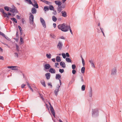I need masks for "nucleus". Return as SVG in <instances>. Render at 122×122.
<instances>
[{"label": "nucleus", "mask_w": 122, "mask_h": 122, "mask_svg": "<svg viewBox=\"0 0 122 122\" xmlns=\"http://www.w3.org/2000/svg\"><path fill=\"white\" fill-rule=\"evenodd\" d=\"M68 26L66 25L65 23H63L59 25L58 26V27L59 29L61 30L62 31L66 32L68 30V29H67V26Z\"/></svg>", "instance_id": "nucleus-1"}, {"label": "nucleus", "mask_w": 122, "mask_h": 122, "mask_svg": "<svg viewBox=\"0 0 122 122\" xmlns=\"http://www.w3.org/2000/svg\"><path fill=\"white\" fill-rule=\"evenodd\" d=\"M92 115L93 117L97 116L98 115V110L97 109H92Z\"/></svg>", "instance_id": "nucleus-2"}, {"label": "nucleus", "mask_w": 122, "mask_h": 122, "mask_svg": "<svg viewBox=\"0 0 122 122\" xmlns=\"http://www.w3.org/2000/svg\"><path fill=\"white\" fill-rule=\"evenodd\" d=\"M40 20L41 22L42 23L43 27L45 28H46V23L45 21L41 17H40Z\"/></svg>", "instance_id": "nucleus-3"}, {"label": "nucleus", "mask_w": 122, "mask_h": 122, "mask_svg": "<svg viewBox=\"0 0 122 122\" xmlns=\"http://www.w3.org/2000/svg\"><path fill=\"white\" fill-rule=\"evenodd\" d=\"M62 42L59 41L57 45V47L60 50H61L62 48Z\"/></svg>", "instance_id": "nucleus-4"}, {"label": "nucleus", "mask_w": 122, "mask_h": 122, "mask_svg": "<svg viewBox=\"0 0 122 122\" xmlns=\"http://www.w3.org/2000/svg\"><path fill=\"white\" fill-rule=\"evenodd\" d=\"M117 71L115 68H114L111 70V74L112 75H115L116 74Z\"/></svg>", "instance_id": "nucleus-5"}, {"label": "nucleus", "mask_w": 122, "mask_h": 122, "mask_svg": "<svg viewBox=\"0 0 122 122\" xmlns=\"http://www.w3.org/2000/svg\"><path fill=\"white\" fill-rule=\"evenodd\" d=\"M8 68L11 69L12 70H18V67L16 66H8Z\"/></svg>", "instance_id": "nucleus-6"}, {"label": "nucleus", "mask_w": 122, "mask_h": 122, "mask_svg": "<svg viewBox=\"0 0 122 122\" xmlns=\"http://www.w3.org/2000/svg\"><path fill=\"white\" fill-rule=\"evenodd\" d=\"M0 11L1 12H2V13L4 15V16L5 17H6L7 18H8V14L4 12V10L3 9H0Z\"/></svg>", "instance_id": "nucleus-7"}, {"label": "nucleus", "mask_w": 122, "mask_h": 122, "mask_svg": "<svg viewBox=\"0 0 122 122\" xmlns=\"http://www.w3.org/2000/svg\"><path fill=\"white\" fill-rule=\"evenodd\" d=\"M50 109L51 113H52L53 116L55 117V113L53 107H50Z\"/></svg>", "instance_id": "nucleus-8"}, {"label": "nucleus", "mask_w": 122, "mask_h": 122, "mask_svg": "<svg viewBox=\"0 0 122 122\" xmlns=\"http://www.w3.org/2000/svg\"><path fill=\"white\" fill-rule=\"evenodd\" d=\"M45 76L47 79H49L51 77V75L49 73H46L45 74Z\"/></svg>", "instance_id": "nucleus-9"}, {"label": "nucleus", "mask_w": 122, "mask_h": 122, "mask_svg": "<svg viewBox=\"0 0 122 122\" xmlns=\"http://www.w3.org/2000/svg\"><path fill=\"white\" fill-rule=\"evenodd\" d=\"M49 72L51 73H56V71L54 69L51 68L50 69Z\"/></svg>", "instance_id": "nucleus-10"}, {"label": "nucleus", "mask_w": 122, "mask_h": 122, "mask_svg": "<svg viewBox=\"0 0 122 122\" xmlns=\"http://www.w3.org/2000/svg\"><path fill=\"white\" fill-rule=\"evenodd\" d=\"M60 64L61 66L63 68H64L66 67V64L64 62L61 61L60 62Z\"/></svg>", "instance_id": "nucleus-11"}, {"label": "nucleus", "mask_w": 122, "mask_h": 122, "mask_svg": "<svg viewBox=\"0 0 122 122\" xmlns=\"http://www.w3.org/2000/svg\"><path fill=\"white\" fill-rule=\"evenodd\" d=\"M51 67L50 65L49 64H46L44 65V68L46 69H49Z\"/></svg>", "instance_id": "nucleus-12"}, {"label": "nucleus", "mask_w": 122, "mask_h": 122, "mask_svg": "<svg viewBox=\"0 0 122 122\" xmlns=\"http://www.w3.org/2000/svg\"><path fill=\"white\" fill-rule=\"evenodd\" d=\"M62 14V16L64 17H66L67 16L66 13L65 11H62L61 12Z\"/></svg>", "instance_id": "nucleus-13"}, {"label": "nucleus", "mask_w": 122, "mask_h": 122, "mask_svg": "<svg viewBox=\"0 0 122 122\" xmlns=\"http://www.w3.org/2000/svg\"><path fill=\"white\" fill-rule=\"evenodd\" d=\"M25 36V35H24L23 36V35L21 36H20V45H21L23 43V37H24Z\"/></svg>", "instance_id": "nucleus-14"}, {"label": "nucleus", "mask_w": 122, "mask_h": 122, "mask_svg": "<svg viewBox=\"0 0 122 122\" xmlns=\"http://www.w3.org/2000/svg\"><path fill=\"white\" fill-rule=\"evenodd\" d=\"M55 3L58 6L61 5L62 4V3L60 0H56L55 1Z\"/></svg>", "instance_id": "nucleus-15"}, {"label": "nucleus", "mask_w": 122, "mask_h": 122, "mask_svg": "<svg viewBox=\"0 0 122 122\" xmlns=\"http://www.w3.org/2000/svg\"><path fill=\"white\" fill-rule=\"evenodd\" d=\"M15 8H15L14 9L10 8V10L9 11L12 12L13 13L17 12V10Z\"/></svg>", "instance_id": "nucleus-16"}, {"label": "nucleus", "mask_w": 122, "mask_h": 122, "mask_svg": "<svg viewBox=\"0 0 122 122\" xmlns=\"http://www.w3.org/2000/svg\"><path fill=\"white\" fill-rule=\"evenodd\" d=\"M89 62L90 63L91 66L93 68H95V66L93 63V61L92 60H89Z\"/></svg>", "instance_id": "nucleus-17"}, {"label": "nucleus", "mask_w": 122, "mask_h": 122, "mask_svg": "<svg viewBox=\"0 0 122 122\" xmlns=\"http://www.w3.org/2000/svg\"><path fill=\"white\" fill-rule=\"evenodd\" d=\"M36 9L34 7L32 8L31 10V12L32 14H36Z\"/></svg>", "instance_id": "nucleus-18"}, {"label": "nucleus", "mask_w": 122, "mask_h": 122, "mask_svg": "<svg viewBox=\"0 0 122 122\" xmlns=\"http://www.w3.org/2000/svg\"><path fill=\"white\" fill-rule=\"evenodd\" d=\"M89 97L92 98V91L91 88H90V90L89 92Z\"/></svg>", "instance_id": "nucleus-19"}, {"label": "nucleus", "mask_w": 122, "mask_h": 122, "mask_svg": "<svg viewBox=\"0 0 122 122\" xmlns=\"http://www.w3.org/2000/svg\"><path fill=\"white\" fill-rule=\"evenodd\" d=\"M57 10L58 13H60L62 10V8L61 7V5L58 6L57 8Z\"/></svg>", "instance_id": "nucleus-20"}, {"label": "nucleus", "mask_w": 122, "mask_h": 122, "mask_svg": "<svg viewBox=\"0 0 122 122\" xmlns=\"http://www.w3.org/2000/svg\"><path fill=\"white\" fill-rule=\"evenodd\" d=\"M18 27L19 29L20 33V36H22V34H23V31L22 30V29L21 28V27L20 25H18Z\"/></svg>", "instance_id": "nucleus-21"}, {"label": "nucleus", "mask_w": 122, "mask_h": 122, "mask_svg": "<svg viewBox=\"0 0 122 122\" xmlns=\"http://www.w3.org/2000/svg\"><path fill=\"white\" fill-rule=\"evenodd\" d=\"M30 15L29 16V19H31L32 20H33L34 19V16L33 15H32L31 13H30Z\"/></svg>", "instance_id": "nucleus-22"}, {"label": "nucleus", "mask_w": 122, "mask_h": 122, "mask_svg": "<svg viewBox=\"0 0 122 122\" xmlns=\"http://www.w3.org/2000/svg\"><path fill=\"white\" fill-rule=\"evenodd\" d=\"M56 60L57 62H60L61 61L60 57L59 56H57L56 57Z\"/></svg>", "instance_id": "nucleus-23"}, {"label": "nucleus", "mask_w": 122, "mask_h": 122, "mask_svg": "<svg viewBox=\"0 0 122 122\" xmlns=\"http://www.w3.org/2000/svg\"><path fill=\"white\" fill-rule=\"evenodd\" d=\"M49 10V7L48 6H45L44 7L43 10L45 12L48 11Z\"/></svg>", "instance_id": "nucleus-24"}, {"label": "nucleus", "mask_w": 122, "mask_h": 122, "mask_svg": "<svg viewBox=\"0 0 122 122\" xmlns=\"http://www.w3.org/2000/svg\"><path fill=\"white\" fill-rule=\"evenodd\" d=\"M61 76L59 74H56V78L57 79H59L61 78Z\"/></svg>", "instance_id": "nucleus-25"}, {"label": "nucleus", "mask_w": 122, "mask_h": 122, "mask_svg": "<svg viewBox=\"0 0 122 122\" xmlns=\"http://www.w3.org/2000/svg\"><path fill=\"white\" fill-rule=\"evenodd\" d=\"M41 0L42 1H43L44 3L47 5H50L51 4V3L49 1L46 0L43 1L42 0Z\"/></svg>", "instance_id": "nucleus-26"}, {"label": "nucleus", "mask_w": 122, "mask_h": 122, "mask_svg": "<svg viewBox=\"0 0 122 122\" xmlns=\"http://www.w3.org/2000/svg\"><path fill=\"white\" fill-rule=\"evenodd\" d=\"M40 82L41 84L43 86L45 87L46 86V85L45 84V82L44 80H43L42 81H41Z\"/></svg>", "instance_id": "nucleus-27"}, {"label": "nucleus", "mask_w": 122, "mask_h": 122, "mask_svg": "<svg viewBox=\"0 0 122 122\" xmlns=\"http://www.w3.org/2000/svg\"><path fill=\"white\" fill-rule=\"evenodd\" d=\"M49 9L51 10H54V8L53 7V6L52 5H50L49 6Z\"/></svg>", "instance_id": "nucleus-28"}, {"label": "nucleus", "mask_w": 122, "mask_h": 122, "mask_svg": "<svg viewBox=\"0 0 122 122\" xmlns=\"http://www.w3.org/2000/svg\"><path fill=\"white\" fill-rule=\"evenodd\" d=\"M85 67H82L81 69V72L82 74H83L85 73Z\"/></svg>", "instance_id": "nucleus-29"}, {"label": "nucleus", "mask_w": 122, "mask_h": 122, "mask_svg": "<svg viewBox=\"0 0 122 122\" xmlns=\"http://www.w3.org/2000/svg\"><path fill=\"white\" fill-rule=\"evenodd\" d=\"M66 61L68 62H71V60L69 58L67 57L66 59Z\"/></svg>", "instance_id": "nucleus-30"}, {"label": "nucleus", "mask_w": 122, "mask_h": 122, "mask_svg": "<svg viewBox=\"0 0 122 122\" xmlns=\"http://www.w3.org/2000/svg\"><path fill=\"white\" fill-rule=\"evenodd\" d=\"M60 87V86H59V85H58L56 88L55 90L56 91L58 92L59 91V88Z\"/></svg>", "instance_id": "nucleus-31"}, {"label": "nucleus", "mask_w": 122, "mask_h": 122, "mask_svg": "<svg viewBox=\"0 0 122 122\" xmlns=\"http://www.w3.org/2000/svg\"><path fill=\"white\" fill-rule=\"evenodd\" d=\"M10 19L13 21V22H15L16 23H17L16 20L15 18H11Z\"/></svg>", "instance_id": "nucleus-32"}, {"label": "nucleus", "mask_w": 122, "mask_h": 122, "mask_svg": "<svg viewBox=\"0 0 122 122\" xmlns=\"http://www.w3.org/2000/svg\"><path fill=\"white\" fill-rule=\"evenodd\" d=\"M52 19L55 22L57 20V18L55 16H53L52 17Z\"/></svg>", "instance_id": "nucleus-33"}, {"label": "nucleus", "mask_w": 122, "mask_h": 122, "mask_svg": "<svg viewBox=\"0 0 122 122\" xmlns=\"http://www.w3.org/2000/svg\"><path fill=\"white\" fill-rule=\"evenodd\" d=\"M46 56L47 58L49 59L51 58V55L50 54H46Z\"/></svg>", "instance_id": "nucleus-34"}, {"label": "nucleus", "mask_w": 122, "mask_h": 122, "mask_svg": "<svg viewBox=\"0 0 122 122\" xmlns=\"http://www.w3.org/2000/svg\"><path fill=\"white\" fill-rule=\"evenodd\" d=\"M80 77L82 83V84H83L84 81L83 79V76L82 75H81L80 76Z\"/></svg>", "instance_id": "nucleus-35"}, {"label": "nucleus", "mask_w": 122, "mask_h": 122, "mask_svg": "<svg viewBox=\"0 0 122 122\" xmlns=\"http://www.w3.org/2000/svg\"><path fill=\"white\" fill-rule=\"evenodd\" d=\"M50 37L53 39H55L56 37L54 35L52 34H50Z\"/></svg>", "instance_id": "nucleus-36"}, {"label": "nucleus", "mask_w": 122, "mask_h": 122, "mask_svg": "<svg viewBox=\"0 0 122 122\" xmlns=\"http://www.w3.org/2000/svg\"><path fill=\"white\" fill-rule=\"evenodd\" d=\"M33 5L34 7H36V8H38V6L37 3H36V4H33V5Z\"/></svg>", "instance_id": "nucleus-37"}, {"label": "nucleus", "mask_w": 122, "mask_h": 122, "mask_svg": "<svg viewBox=\"0 0 122 122\" xmlns=\"http://www.w3.org/2000/svg\"><path fill=\"white\" fill-rule=\"evenodd\" d=\"M67 27H68L67 29H69L70 32L71 33V34L72 35L73 33H72V31L71 29L70 26L69 25Z\"/></svg>", "instance_id": "nucleus-38"}, {"label": "nucleus", "mask_w": 122, "mask_h": 122, "mask_svg": "<svg viewBox=\"0 0 122 122\" xmlns=\"http://www.w3.org/2000/svg\"><path fill=\"white\" fill-rule=\"evenodd\" d=\"M9 7H8L6 6L4 7V9L5 10L7 11H9Z\"/></svg>", "instance_id": "nucleus-39"}, {"label": "nucleus", "mask_w": 122, "mask_h": 122, "mask_svg": "<svg viewBox=\"0 0 122 122\" xmlns=\"http://www.w3.org/2000/svg\"><path fill=\"white\" fill-rule=\"evenodd\" d=\"M30 23V24L33 25L34 23V20H33L31 19H29Z\"/></svg>", "instance_id": "nucleus-40"}, {"label": "nucleus", "mask_w": 122, "mask_h": 122, "mask_svg": "<svg viewBox=\"0 0 122 122\" xmlns=\"http://www.w3.org/2000/svg\"><path fill=\"white\" fill-rule=\"evenodd\" d=\"M85 86L84 85H82L81 86V89L82 91H84L85 90Z\"/></svg>", "instance_id": "nucleus-41"}, {"label": "nucleus", "mask_w": 122, "mask_h": 122, "mask_svg": "<svg viewBox=\"0 0 122 122\" xmlns=\"http://www.w3.org/2000/svg\"><path fill=\"white\" fill-rule=\"evenodd\" d=\"M76 66L75 64H73L72 65V68L73 70L75 69Z\"/></svg>", "instance_id": "nucleus-42"}, {"label": "nucleus", "mask_w": 122, "mask_h": 122, "mask_svg": "<svg viewBox=\"0 0 122 122\" xmlns=\"http://www.w3.org/2000/svg\"><path fill=\"white\" fill-rule=\"evenodd\" d=\"M62 55L64 58L65 59L66 58V54L65 53H62Z\"/></svg>", "instance_id": "nucleus-43"}, {"label": "nucleus", "mask_w": 122, "mask_h": 122, "mask_svg": "<svg viewBox=\"0 0 122 122\" xmlns=\"http://www.w3.org/2000/svg\"><path fill=\"white\" fill-rule=\"evenodd\" d=\"M14 54H15V55H14L15 56V57H17V58L18 57V53H17L15 52L14 53Z\"/></svg>", "instance_id": "nucleus-44"}, {"label": "nucleus", "mask_w": 122, "mask_h": 122, "mask_svg": "<svg viewBox=\"0 0 122 122\" xmlns=\"http://www.w3.org/2000/svg\"><path fill=\"white\" fill-rule=\"evenodd\" d=\"M16 49L18 51H19V46L16 44Z\"/></svg>", "instance_id": "nucleus-45"}, {"label": "nucleus", "mask_w": 122, "mask_h": 122, "mask_svg": "<svg viewBox=\"0 0 122 122\" xmlns=\"http://www.w3.org/2000/svg\"><path fill=\"white\" fill-rule=\"evenodd\" d=\"M59 71L61 73H62L64 72V70L63 69H59Z\"/></svg>", "instance_id": "nucleus-46"}, {"label": "nucleus", "mask_w": 122, "mask_h": 122, "mask_svg": "<svg viewBox=\"0 0 122 122\" xmlns=\"http://www.w3.org/2000/svg\"><path fill=\"white\" fill-rule=\"evenodd\" d=\"M7 40L10 41V39L7 36H5V37H4Z\"/></svg>", "instance_id": "nucleus-47"}, {"label": "nucleus", "mask_w": 122, "mask_h": 122, "mask_svg": "<svg viewBox=\"0 0 122 122\" xmlns=\"http://www.w3.org/2000/svg\"><path fill=\"white\" fill-rule=\"evenodd\" d=\"M48 86H50L51 88H52V83L51 82L49 83H48Z\"/></svg>", "instance_id": "nucleus-48"}, {"label": "nucleus", "mask_w": 122, "mask_h": 122, "mask_svg": "<svg viewBox=\"0 0 122 122\" xmlns=\"http://www.w3.org/2000/svg\"><path fill=\"white\" fill-rule=\"evenodd\" d=\"M31 0H29L27 2H28L29 4L33 5V4L32 3Z\"/></svg>", "instance_id": "nucleus-49"}, {"label": "nucleus", "mask_w": 122, "mask_h": 122, "mask_svg": "<svg viewBox=\"0 0 122 122\" xmlns=\"http://www.w3.org/2000/svg\"><path fill=\"white\" fill-rule=\"evenodd\" d=\"M76 72V71L74 69L72 71V72L73 74H75Z\"/></svg>", "instance_id": "nucleus-50"}, {"label": "nucleus", "mask_w": 122, "mask_h": 122, "mask_svg": "<svg viewBox=\"0 0 122 122\" xmlns=\"http://www.w3.org/2000/svg\"><path fill=\"white\" fill-rule=\"evenodd\" d=\"M66 56L67 57H70V55L69 53L68 52H67L66 53Z\"/></svg>", "instance_id": "nucleus-51"}, {"label": "nucleus", "mask_w": 122, "mask_h": 122, "mask_svg": "<svg viewBox=\"0 0 122 122\" xmlns=\"http://www.w3.org/2000/svg\"><path fill=\"white\" fill-rule=\"evenodd\" d=\"M26 86V85L25 84H22L21 85V87L22 88H23L24 87V86Z\"/></svg>", "instance_id": "nucleus-52"}, {"label": "nucleus", "mask_w": 122, "mask_h": 122, "mask_svg": "<svg viewBox=\"0 0 122 122\" xmlns=\"http://www.w3.org/2000/svg\"><path fill=\"white\" fill-rule=\"evenodd\" d=\"M58 92L57 91H54V93L57 96L58 94Z\"/></svg>", "instance_id": "nucleus-53"}, {"label": "nucleus", "mask_w": 122, "mask_h": 122, "mask_svg": "<svg viewBox=\"0 0 122 122\" xmlns=\"http://www.w3.org/2000/svg\"><path fill=\"white\" fill-rule=\"evenodd\" d=\"M59 64L58 63H55V67H57V66Z\"/></svg>", "instance_id": "nucleus-54"}, {"label": "nucleus", "mask_w": 122, "mask_h": 122, "mask_svg": "<svg viewBox=\"0 0 122 122\" xmlns=\"http://www.w3.org/2000/svg\"><path fill=\"white\" fill-rule=\"evenodd\" d=\"M52 13L54 15H56L57 14V13L56 11L54 10L53 12Z\"/></svg>", "instance_id": "nucleus-55"}, {"label": "nucleus", "mask_w": 122, "mask_h": 122, "mask_svg": "<svg viewBox=\"0 0 122 122\" xmlns=\"http://www.w3.org/2000/svg\"><path fill=\"white\" fill-rule=\"evenodd\" d=\"M4 59V57L3 56H0V60H3Z\"/></svg>", "instance_id": "nucleus-56"}, {"label": "nucleus", "mask_w": 122, "mask_h": 122, "mask_svg": "<svg viewBox=\"0 0 122 122\" xmlns=\"http://www.w3.org/2000/svg\"><path fill=\"white\" fill-rule=\"evenodd\" d=\"M53 26L55 28L56 27V24L55 23H54L53 24Z\"/></svg>", "instance_id": "nucleus-57"}, {"label": "nucleus", "mask_w": 122, "mask_h": 122, "mask_svg": "<svg viewBox=\"0 0 122 122\" xmlns=\"http://www.w3.org/2000/svg\"><path fill=\"white\" fill-rule=\"evenodd\" d=\"M16 16L17 18L18 19H20V16L18 15H17Z\"/></svg>", "instance_id": "nucleus-58"}, {"label": "nucleus", "mask_w": 122, "mask_h": 122, "mask_svg": "<svg viewBox=\"0 0 122 122\" xmlns=\"http://www.w3.org/2000/svg\"><path fill=\"white\" fill-rule=\"evenodd\" d=\"M61 7L62 8H65V6L64 5H62L61 6Z\"/></svg>", "instance_id": "nucleus-59"}, {"label": "nucleus", "mask_w": 122, "mask_h": 122, "mask_svg": "<svg viewBox=\"0 0 122 122\" xmlns=\"http://www.w3.org/2000/svg\"><path fill=\"white\" fill-rule=\"evenodd\" d=\"M22 22L23 23V24H24V21H25V20H24V19L23 18H22Z\"/></svg>", "instance_id": "nucleus-60"}, {"label": "nucleus", "mask_w": 122, "mask_h": 122, "mask_svg": "<svg viewBox=\"0 0 122 122\" xmlns=\"http://www.w3.org/2000/svg\"><path fill=\"white\" fill-rule=\"evenodd\" d=\"M1 35L2 36L4 37H5V35L4 33H3L2 32L1 33Z\"/></svg>", "instance_id": "nucleus-61"}, {"label": "nucleus", "mask_w": 122, "mask_h": 122, "mask_svg": "<svg viewBox=\"0 0 122 122\" xmlns=\"http://www.w3.org/2000/svg\"><path fill=\"white\" fill-rule=\"evenodd\" d=\"M51 60H52V61H53V62H55V58H53Z\"/></svg>", "instance_id": "nucleus-62"}, {"label": "nucleus", "mask_w": 122, "mask_h": 122, "mask_svg": "<svg viewBox=\"0 0 122 122\" xmlns=\"http://www.w3.org/2000/svg\"><path fill=\"white\" fill-rule=\"evenodd\" d=\"M29 88L32 92H33V89L31 87V86H29Z\"/></svg>", "instance_id": "nucleus-63"}, {"label": "nucleus", "mask_w": 122, "mask_h": 122, "mask_svg": "<svg viewBox=\"0 0 122 122\" xmlns=\"http://www.w3.org/2000/svg\"><path fill=\"white\" fill-rule=\"evenodd\" d=\"M100 30H101V32H103V29L102 28H101L100 27Z\"/></svg>", "instance_id": "nucleus-64"}]
</instances>
